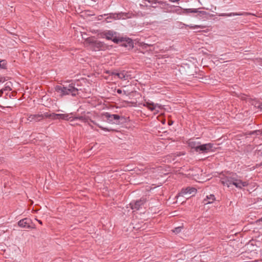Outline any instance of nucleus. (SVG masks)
Returning <instances> with one entry per match:
<instances>
[{
  "instance_id": "obj_31",
  "label": "nucleus",
  "mask_w": 262,
  "mask_h": 262,
  "mask_svg": "<svg viewBox=\"0 0 262 262\" xmlns=\"http://www.w3.org/2000/svg\"><path fill=\"white\" fill-rule=\"evenodd\" d=\"M3 81V78H0V82H2Z\"/></svg>"
},
{
  "instance_id": "obj_7",
  "label": "nucleus",
  "mask_w": 262,
  "mask_h": 262,
  "mask_svg": "<svg viewBox=\"0 0 262 262\" xmlns=\"http://www.w3.org/2000/svg\"><path fill=\"white\" fill-rule=\"evenodd\" d=\"M112 75L116 76L119 78L123 80L128 79L130 76L129 73L126 71H121L119 72H112Z\"/></svg>"
},
{
  "instance_id": "obj_23",
  "label": "nucleus",
  "mask_w": 262,
  "mask_h": 262,
  "mask_svg": "<svg viewBox=\"0 0 262 262\" xmlns=\"http://www.w3.org/2000/svg\"><path fill=\"white\" fill-rule=\"evenodd\" d=\"M63 117H62V119L65 120H69L71 117H69V114H63Z\"/></svg>"
},
{
  "instance_id": "obj_22",
  "label": "nucleus",
  "mask_w": 262,
  "mask_h": 262,
  "mask_svg": "<svg viewBox=\"0 0 262 262\" xmlns=\"http://www.w3.org/2000/svg\"><path fill=\"white\" fill-rule=\"evenodd\" d=\"M151 104H154V102H150V101H145L143 103V105L144 106H145L147 108H149L151 105Z\"/></svg>"
},
{
  "instance_id": "obj_9",
  "label": "nucleus",
  "mask_w": 262,
  "mask_h": 262,
  "mask_svg": "<svg viewBox=\"0 0 262 262\" xmlns=\"http://www.w3.org/2000/svg\"><path fill=\"white\" fill-rule=\"evenodd\" d=\"M220 16H226V17H230V16H248V15H254V14L249 13V12H239V13H221L219 15Z\"/></svg>"
},
{
  "instance_id": "obj_17",
  "label": "nucleus",
  "mask_w": 262,
  "mask_h": 262,
  "mask_svg": "<svg viewBox=\"0 0 262 262\" xmlns=\"http://www.w3.org/2000/svg\"><path fill=\"white\" fill-rule=\"evenodd\" d=\"M86 43H89V45H94L97 46L98 48L100 47V43L97 42L95 39L92 37H89L86 40Z\"/></svg>"
},
{
  "instance_id": "obj_25",
  "label": "nucleus",
  "mask_w": 262,
  "mask_h": 262,
  "mask_svg": "<svg viewBox=\"0 0 262 262\" xmlns=\"http://www.w3.org/2000/svg\"><path fill=\"white\" fill-rule=\"evenodd\" d=\"M63 114H57V119H62V117H63Z\"/></svg>"
},
{
  "instance_id": "obj_5",
  "label": "nucleus",
  "mask_w": 262,
  "mask_h": 262,
  "mask_svg": "<svg viewBox=\"0 0 262 262\" xmlns=\"http://www.w3.org/2000/svg\"><path fill=\"white\" fill-rule=\"evenodd\" d=\"M146 200L144 198H141L135 202H132L129 205L133 210H138L144 204Z\"/></svg>"
},
{
  "instance_id": "obj_4",
  "label": "nucleus",
  "mask_w": 262,
  "mask_h": 262,
  "mask_svg": "<svg viewBox=\"0 0 262 262\" xmlns=\"http://www.w3.org/2000/svg\"><path fill=\"white\" fill-rule=\"evenodd\" d=\"M104 116L107 119V121L112 124H118L119 122L120 116L116 114L111 115L108 113L104 114Z\"/></svg>"
},
{
  "instance_id": "obj_26",
  "label": "nucleus",
  "mask_w": 262,
  "mask_h": 262,
  "mask_svg": "<svg viewBox=\"0 0 262 262\" xmlns=\"http://www.w3.org/2000/svg\"><path fill=\"white\" fill-rule=\"evenodd\" d=\"M153 108H154V104H151V105L150 106V107H149L148 108L149 110H150L151 111H155V109H152Z\"/></svg>"
},
{
  "instance_id": "obj_28",
  "label": "nucleus",
  "mask_w": 262,
  "mask_h": 262,
  "mask_svg": "<svg viewBox=\"0 0 262 262\" xmlns=\"http://www.w3.org/2000/svg\"><path fill=\"white\" fill-rule=\"evenodd\" d=\"M88 125H89V126H90L92 129H93V128H94V127H93V126H92V125H91V124L89 123V122H88Z\"/></svg>"
},
{
  "instance_id": "obj_30",
  "label": "nucleus",
  "mask_w": 262,
  "mask_h": 262,
  "mask_svg": "<svg viewBox=\"0 0 262 262\" xmlns=\"http://www.w3.org/2000/svg\"><path fill=\"white\" fill-rule=\"evenodd\" d=\"M109 18H112V16H110V17H107L106 18V20H107ZM106 21H107V22H108V21H109L108 20H106Z\"/></svg>"
},
{
  "instance_id": "obj_6",
  "label": "nucleus",
  "mask_w": 262,
  "mask_h": 262,
  "mask_svg": "<svg viewBox=\"0 0 262 262\" xmlns=\"http://www.w3.org/2000/svg\"><path fill=\"white\" fill-rule=\"evenodd\" d=\"M213 147V144L210 143L201 145L199 146L197 152L200 153H207L212 150Z\"/></svg>"
},
{
  "instance_id": "obj_10",
  "label": "nucleus",
  "mask_w": 262,
  "mask_h": 262,
  "mask_svg": "<svg viewBox=\"0 0 262 262\" xmlns=\"http://www.w3.org/2000/svg\"><path fill=\"white\" fill-rule=\"evenodd\" d=\"M233 182V185H234L236 188L239 189H242L243 187L248 186V183L246 181H243L241 180L237 179L235 178H234V180Z\"/></svg>"
},
{
  "instance_id": "obj_16",
  "label": "nucleus",
  "mask_w": 262,
  "mask_h": 262,
  "mask_svg": "<svg viewBox=\"0 0 262 262\" xmlns=\"http://www.w3.org/2000/svg\"><path fill=\"white\" fill-rule=\"evenodd\" d=\"M198 12L202 14L206 13V12L205 11H199L197 9H186L183 10V13L184 14H188L189 13H197Z\"/></svg>"
},
{
  "instance_id": "obj_15",
  "label": "nucleus",
  "mask_w": 262,
  "mask_h": 262,
  "mask_svg": "<svg viewBox=\"0 0 262 262\" xmlns=\"http://www.w3.org/2000/svg\"><path fill=\"white\" fill-rule=\"evenodd\" d=\"M215 199V198L214 195L213 194H210L206 196V198L204 200L203 203L205 205L211 204L214 201Z\"/></svg>"
},
{
  "instance_id": "obj_3",
  "label": "nucleus",
  "mask_w": 262,
  "mask_h": 262,
  "mask_svg": "<svg viewBox=\"0 0 262 262\" xmlns=\"http://www.w3.org/2000/svg\"><path fill=\"white\" fill-rule=\"evenodd\" d=\"M75 120H79L84 123H88L89 120H90L92 123H93L94 124L98 126L99 128H100L102 130H105V131H110L111 130V129H109L105 127H103L102 126H101L100 125H99V124H97L96 122H94V121L91 120L89 118V116H88L85 115H84L83 116H79L75 117L71 121H72Z\"/></svg>"
},
{
  "instance_id": "obj_11",
  "label": "nucleus",
  "mask_w": 262,
  "mask_h": 262,
  "mask_svg": "<svg viewBox=\"0 0 262 262\" xmlns=\"http://www.w3.org/2000/svg\"><path fill=\"white\" fill-rule=\"evenodd\" d=\"M234 177L225 178L221 179V183L224 186H227L228 187H230L231 185L233 184Z\"/></svg>"
},
{
  "instance_id": "obj_21",
  "label": "nucleus",
  "mask_w": 262,
  "mask_h": 262,
  "mask_svg": "<svg viewBox=\"0 0 262 262\" xmlns=\"http://www.w3.org/2000/svg\"><path fill=\"white\" fill-rule=\"evenodd\" d=\"M187 27H188L190 29H194V30H196L198 29H203L204 28V27L203 26H200V25H187Z\"/></svg>"
},
{
  "instance_id": "obj_18",
  "label": "nucleus",
  "mask_w": 262,
  "mask_h": 262,
  "mask_svg": "<svg viewBox=\"0 0 262 262\" xmlns=\"http://www.w3.org/2000/svg\"><path fill=\"white\" fill-rule=\"evenodd\" d=\"M44 116L46 118H51L52 119H57V114H55V113L49 114L48 113H46L44 114Z\"/></svg>"
},
{
  "instance_id": "obj_29",
  "label": "nucleus",
  "mask_w": 262,
  "mask_h": 262,
  "mask_svg": "<svg viewBox=\"0 0 262 262\" xmlns=\"http://www.w3.org/2000/svg\"><path fill=\"white\" fill-rule=\"evenodd\" d=\"M40 224H42V222L40 220H36Z\"/></svg>"
},
{
  "instance_id": "obj_24",
  "label": "nucleus",
  "mask_w": 262,
  "mask_h": 262,
  "mask_svg": "<svg viewBox=\"0 0 262 262\" xmlns=\"http://www.w3.org/2000/svg\"><path fill=\"white\" fill-rule=\"evenodd\" d=\"M181 227H179L176 228L173 230V232L176 233H179L181 231Z\"/></svg>"
},
{
  "instance_id": "obj_1",
  "label": "nucleus",
  "mask_w": 262,
  "mask_h": 262,
  "mask_svg": "<svg viewBox=\"0 0 262 262\" xmlns=\"http://www.w3.org/2000/svg\"><path fill=\"white\" fill-rule=\"evenodd\" d=\"M55 89L61 97L66 95L75 96L78 94L79 91L78 89L75 88V84L73 83L57 85L55 86Z\"/></svg>"
},
{
  "instance_id": "obj_27",
  "label": "nucleus",
  "mask_w": 262,
  "mask_h": 262,
  "mask_svg": "<svg viewBox=\"0 0 262 262\" xmlns=\"http://www.w3.org/2000/svg\"><path fill=\"white\" fill-rule=\"evenodd\" d=\"M117 93L121 94L122 92V90L120 89H118L117 91Z\"/></svg>"
},
{
  "instance_id": "obj_8",
  "label": "nucleus",
  "mask_w": 262,
  "mask_h": 262,
  "mask_svg": "<svg viewBox=\"0 0 262 262\" xmlns=\"http://www.w3.org/2000/svg\"><path fill=\"white\" fill-rule=\"evenodd\" d=\"M32 223V221L28 218H25L20 220L18 222V225L21 228H33L31 226V224Z\"/></svg>"
},
{
  "instance_id": "obj_12",
  "label": "nucleus",
  "mask_w": 262,
  "mask_h": 262,
  "mask_svg": "<svg viewBox=\"0 0 262 262\" xmlns=\"http://www.w3.org/2000/svg\"><path fill=\"white\" fill-rule=\"evenodd\" d=\"M188 146L194 149L196 152L198 151L199 146H200V143L194 141V140L190 139L188 141Z\"/></svg>"
},
{
  "instance_id": "obj_14",
  "label": "nucleus",
  "mask_w": 262,
  "mask_h": 262,
  "mask_svg": "<svg viewBox=\"0 0 262 262\" xmlns=\"http://www.w3.org/2000/svg\"><path fill=\"white\" fill-rule=\"evenodd\" d=\"M43 117H45L44 114L43 115H40V114H36V115H31L29 116V119L30 121H38L42 119Z\"/></svg>"
},
{
  "instance_id": "obj_13",
  "label": "nucleus",
  "mask_w": 262,
  "mask_h": 262,
  "mask_svg": "<svg viewBox=\"0 0 262 262\" xmlns=\"http://www.w3.org/2000/svg\"><path fill=\"white\" fill-rule=\"evenodd\" d=\"M196 191V189L194 188L188 187L185 189H182L180 195H183V194H186L188 193L192 194L195 193Z\"/></svg>"
},
{
  "instance_id": "obj_19",
  "label": "nucleus",
  "mask_w": 262,
  "mask_h": 262,
  "mask_svg": "<svg viewBox=\"0 0 262 262\" xmlns=\"http://www.w3.org/2000/svg\"><path fill=\"white\" fill-rule=\"evenodd\" d=\"M162 108V106L158 103H154V108L152 109H155L156 111V113L157 114L159 113L160 110Z\"/></svg>"
},
{
  "instance_id": "obj_20",
  "label": "nucleus",
  "mask_w": 262,
  "mask_h": 262,
  "mask_svg": "<svg viewBox=\"0 0 262 262\" xmlns=\"http://www.w3.org/2000/svg\"><path fill=\"white\" fill-rule=\"evenodd\" d=\"M7 62L5 60L0 59V69H6Z\"/></svg>"
},
{
  "instance_id": "obj_2",
  "label": "nucleus",
  "mask_w": 262,
  "mask_h": 262,
  "mask_svg": "<svg viewBox=\"0 0 262 262\" xmlns=\"http://www.w3.org/2000/svg\"><path fill=\"white\" fill-rule=\"evenodd\" d=\"M101 36L102 38H105L107 40H112L115 43L121 41V40L117 37V33L112 30L102 32Z\"/></svg>"
}]
</instances>
